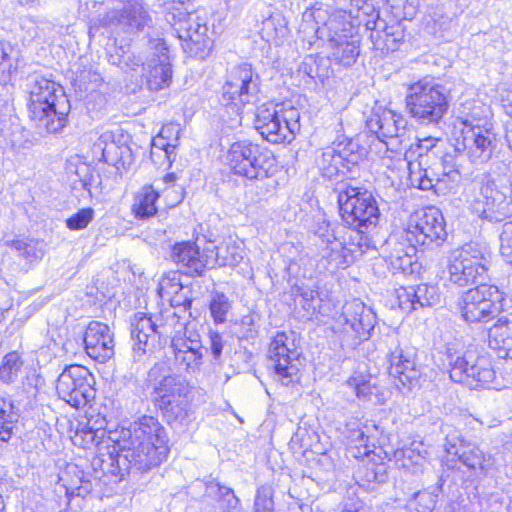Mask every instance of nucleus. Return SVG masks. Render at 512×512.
Instances as JSON below:
<instances>
[{
  "label": "nucleus",
  "mask_w": 512,
  "mask_h": 512,
  "mask_svg": "<svg viewBox=\"0 0 512 512\" xmlns=\"http://www.w3.org/2000/svg\"><path fill=\"white\" fill-rule=\"evenodd\" d=\"M27 81L30 118L41 130L60 131L67 123L71 108L63 87L37 73L30 75Z\"/></svg>",
  "instance_id": "3"
},
{
  "label": "nucleus",
  "mask_w": 512,
  "mask_h": 512,
  "mask_svg": "<svg viewBox=\"0 0 512 512\" xmlns=\"http://www.w3.org/2000/svg\"><path fill=\"white\" fill-rule=\"evenodd\" d=\"M76 178L73 179V188L77 189L80 186L82 189L86 190L90 195L91 187L95 182L96 178H99V175L96 171L91 168V166L82 163L76 167L75 170Z\"/></svg>",
  "instance_id": "48"
},
{
  "label": "nucleus",
  "mask_w": 512,
  "mask_h": 512,
  "mask_svg": "<svg viewBox=\"0 0 512 512\" xmlns=\"http://www.w3.org/2000/svg\"><path fill=\"white\" fill-rule=\"evenodd\" d=\"M170 258L181 269H185V274L191 276L201 275L212 264L208 254L202 255L198 246L190 241L176 243L172 247Z\"/></svg>",
  "instance_id": "24"
},
{
  "label": "nucleus",
  "mask_w": 512,
  "mask_h": 512,
  "mask_svg": "<svg viewBox=\"0 0 512 512\" xmlns=\"http://www.w3.org/2000/svg\"><path fill=\"white\" fill-rule=\"evenodd\" d=\"M405 108L420 124H437L449 108L447 90L432 80L421 79L407 89Z\"/></svg>",
  "instance_id": "5"
},
{
  "label": "nucleus",
  "mask_w": 512,
  "mask_h": 512,
  "mask_svg": "<svg viewBox=\"0 0 512 512\" xmlns=\"http://www.w3.org/2000/svg\"><path fill=\"white\" fill-rule=\"evenodd\" d=\"M227 162L235 175L253 181L258 200L272 194L277 186L273 176L278 171V163L272 151L247 140L231 144Z\"/></svg>",
  "instance_id": "2"
},
{
  "label": "nucleus",
  "mask_w": 512,
  "mask_h": 512,
  "mask_svg": "<svg viewBox=\"0 0 512 512\" xmlns=\"http://www.w3.org/2000/svg\"><path fill=\"white\" fill-rule=\"evenodd\" d=\"M207 251L210 252V259L212 264L218 266H236L243 259V249L233 241H229L221 246H215L213 250L209 248Z\"/></svg>",
  "instance_id": "34"
},
{
  "label": "nucleus",
  "mask_w": 512,
  "mask_h": 512,
  "mask_svg": "<svg viewBox=\"0 0 512 512\" xmlns=\"http://www.w3.org/2000/svg\"><path fill=\"white\" fill-rule=\"evenodd\" d=\"M206 23L197 15H189L186 21V27L179 35H193L198 33L200 28L205 27Z\"/></svg>",
  "instance_id": "64"
},
{
  "label": "nucleus",
  "mask_w": 512,
  "mask_h": 512,
  "mask_svg": "<svg viewBox=\"0 0 512 512\" xmlns=\"http://www.w3.org/2000/svg\"><path fill=\"white\" fill-rule=\"evenodd\" d=\"M254 512H273L274 501L272 489L268 486H261L257 489L254 500Z\"/></svg>",
  "instance_id": "53"
},
{
  "label": "nucleus",
  "mask_w": 512,
  "mask_h": 512,
  "mask_svg": "<svg viewBox=\"0 0 512 512\" xmlns=\"http://www.w3.org/2000/svg\"><path fill=\"white\" fill-rule=\"evenodd\" d=\"M442 490V484L432 487L431 490H424L414 493L408 501V508L411 512H432L436 505V499Z\"/></svg>",
  "instance_id": "40"
},
{
  "label": "nucleus",
  "mask_w": 512,
  "mask_h": 512,
  "mask_svg": "<svg viewBox=\"0 0 512 512\" xmlns=\"http://www.w3.org/2000/svg\"><path fill=\"white\" fill-rule=\"evenodd\" d=\"M206 495L218 503L217 512H233L240 506V499L233 490L216 480L206 484Z\"/></svg>",
  "instance_id": "31"
},
{
  "label": "nucleus",
  "mask_w": 512,
  "mask_h": 512,
  "mask_svg": "<svg viewBox=\"0 0 512 512\" xmlns=\"http://www.w3.org/2000/svg\"><path fill=\"white\" fill-rule=\"evenodd\" d=\"M461 120L464 127L460 144L465 155L473 165L482 166L492 158L498 146L493 125L486 117H478L476 111L461 117Z\"/></svg>",
  "instance_id": "7"
},
{
  "label": "nucleus",
  "mask_w": 512,
  "mask_h": 512,
  "mask_svg": "<svg viewBox=\"0 0 512 512\" xmlns=\"http://www.w3.org/2000/svg\"><path fill=\"white\" fill-rule=\"evenodd\" d=\"M339 160H341L342 168L349 170L352 166L357 165L363 156L360 145L352 139H344L332 143Z\"/></svg>",
  "instance_id": "39"
},
{
  "label": "nucleus",
  "mask_w": 512,
  "mask_h": 512,
  "mask_svg": "<svg viewBox=\"0 0 512 512\" xmlns=\"http://www.w3.org/2000/svg\"><path fill=\"white\" fill-rule=\"evenodd\" d=\"M311 259L307 254L300 255L298 259L289 258L287 264V271L290 275L295 277H306V266L310 264Z\"/></svg>",
  "instance_id": "59"
},
{
  "label": "nucleus",
  "mask_w": 512,
  "mask_h": 512,
  "mask_svg": "<svg viewBox=\"0 0 512 512\" xmlns=\"http://www.w3.org/2000/svg\"><path fill=\"white\" fill-rule=\"evenodd\" d=\"M254 124L256 130L268 142L282 143L292 140L287 127H284L279 119L277 107H273V104L263 105L257 109Z\"/></svg>",
  "instance_id": "26"
},
{
  "label": "nucleus",
  "mask_w": 512,
  "mask_h": 512,
  "mask_svg": "<svg viewBox=\"0 0 512 512\" xmlns=\"http://www.w3.org/2000/svg\"><path fill=\"white\" fill-rule=\"evenodd\" d=\"M183 289V286L180 282V275L177 272H170L164 275L159 282V294L161 297H168L171 295H175L174 298L171 299V304L174 307H183L186 311L192 306V299L185 298L183 301H180L178 297V293Z\"/></svg>",
  "instance_id": "36"
},
{
  "label": "nucleus",
  "mask_w": 512,
  "mask_h": 512,
  "mask_svg": "<svg viewBox=\"0 0 512 512\" xmlns=\"http://www.w3.org/2000/svg\"><path fill=\"white\" fill-rule=\"evenodd\" d=\"M4 245L9 247L20 260L21 270L24 272H28L40 262L45 254V242L36 238H8L4 240Z\"/></svg>",
  "instance_id": "29"
},
{
  "label": "nucleus",
  "mask_w": 512,
  "mask_h": 512,
  "mask_svg": "<svg viewBox=\"0 0 512 512\" xmlns=\"http://www.w3.org/2000/svg\"><path fill=\"white\" fill-rule=\"evenodd\" d=\"M18 419V409L13 402L0 397V447L11 438Z\"/></svg>",
  "instance_id": "35"
},
{
  "label": "nucleus",
  "mask_w": 512,
  "mask_h": 512,
  "mask_svg": "<svg viewBox=\"0 0 512 512\" xmlns=\"http://www.w3.org/2000/svg\"><path fill=\"white\" fill-rule=\"evenodd\" d=\"M349 384L354 386L357 397L365 401H370L372 395H375L377 392L376 386L372 385L369 381L357 382L356 379H350Z\"/></svg>",
  "instance_id": "60"
},
{
  "label": "nucleus",
  "mask_w": 512,
  "mask_h": 512,
  "mask_svg": "<svg viewBox=\"0 0 512 512\" xmlns=\"http://www.w3.org/2000/svg\"><path fill=\"white\" fill-rule=\"evenodd\" d=\"M417 292L416 303L418 308L429 307L440 302V294L435 286L428 284H419L415 286Z\"/></svg>",
  "instance_id": "51"
},
{
  "label": "nucleus",
  "mask_w": 512,
  "mask_h": 512,
  "mask_svg": "<svg viewBox=\"0 0 512 512\" xmlns=\"http://www.w3.org/2000/svg\"><path fill=\"white\" fill-rule=\"evenodd\" d=\"M385 258L394 270L402 272L408 271L413 263L410 253H403V256H385Z\"/></svg>",
  "instance_id": "62"
},
{
  "label": "nucleus",
  "mask_w": 512,
  "mask_h": 512,
  "mask_svg": "<svg viewBox=\"0 0 512 512\" xmlns=\"http://www.w3.org/2000/svg\"><path fill=\"white\" fill-rule=\"evenodd\" d=\"M94 218V210L90 207L82 208L75 214L71 215L66 219L65 223L67 228L70 230H82L88 226V224Z\"/></svg>",
  "instance_id": "55"
},
{
  "label": "nucleus",
  "mask_w": 512,
  "mask_h": 512,
  "mask_svg": "<svg viewBox=\"0 0 512 512\" xmlns=\"http://www.w3.org/2000/svg\"><path fill=\"white\" fill-rule=\"evenodd\" d=\"M202 345L200 335L197 332L185 329L184 334L175 335L171 340V349L175 355L189 352L190 350Z\"/></svg>",
  "instance_id": "45"
},
{
  "label": "nucleus",
  "mask_w": 512,
  "mask_h": 512,
  "mask_svg": "<svg viewBox=\"0 0 512 512\" xmlns=\"http://www.w3.org/2000/svg\"><path fill=\"white\" fill-rule=\"evenodd\" d=\"M22 365L23 361L17 351L6 354L0 366V380L4 383L14 382Z\"/></svg>",
  "instance_id": "43"
},
{
  "label": "nucleus",
  "mask_w": 512,
  "mask_h": 512,
  "mask_svg": "<svg viewBox=\"0 0 512 512\" xmlns=\"http://www.w3.org/2000/svg\"><path fill=\"white\" fill-rule=\"evenodd\" d=\"M294 346V341L285 332H277L269 344V366L273 369L274 379L284 386L299 380V353Z\"/></svg>",
  "instance_id": "15"
},
{
  "label": "nucleus",
  "mask_w": 512,
  "mask_h": 512,
  "mask_svg": "<svg viewBox=\"0 0 512 512\" xmlns=\"http://www.w3.org/2000/svg\"><path fill=\"white\" fill-rule=\"evenodd\" d=\"M12 307L10 288L8 283L0 278V322L4 319V312Z\"/></svg>",
  "instance_id": "63"
},
{
  "label": "nucleus",
  "mask_w": 512,
  "mask_h": 512,
  "mask_svg": "<svg viewBox=\"0 0 512 512\" xmlns=\"http://www.w3.org/2000/svg\"><path fill=\"white\" fill-rule=\"evenodd\" d=\"M479 195L471 203L472 212L489 222H501L512 215V196L507 195L502 177L483 173L479 177Z\"/></svg>",
  "instance_id": "9"
},
{
  "label": "nucleus",
  "mask_w": 512,
  "mask_h": 512,
  "mask_svg": "<svg viewBox=\"0 0 512 512\" xmlns=\"http://www.w3.org/2000/svg\"><path fill=\"white\" fill-rule=\"evenodd\" d=\"M445 220L440 209L428 206L413 212L404 230L405 238L410 243L411 251L417 246H437L446 240Z\"/></svg>",
  "instance_id": "13"
},
{
  "label": "nucleus",
  "mask_w": 512,
  "mask_h": 512,
  "mask_svg": "<svg viewBox=\"0 0 512 512\" xmlns=\"http://www.w3.org/2000/svg\"><path fill=\"white\" fill-rule=\"evenodd\" d=\"M273 107H277V114L279 119L283 123L284 127H287L288 134L291 139L294 138L296 132L300 129V113L297 108L286 105L285 103L273 105Z\"/></svg>",
  "instance_id": "44"
},
{
  "label": "nucleus",
  "mask_w": 512,
  "mask_h": 512,
  "mask_svg": "<svg viewBox=\"0 0 512 512\" xmlns=\"http://www.w3.org/2000/svg\"><path fill=\"white\" fill-rule=\"evenodd\" d=\"M465 152L458 141L456 145H448L436 156L439 162L431 169L438 182H444L448 188L456 187L462 178L463 159Z\"/></svg>",
  "instance_id": "21"
},
{
  "label": "nucleus",
  "mask_w": 512,
  "mask_h": 512,
  "mask_svg": "<svg viewBox=\"0 0 512 512\" xmlns=\"http://www.w3.org/2000/svg\"><path fill=\"white\" fill-rule=\"evenodd\" d=\"M341 319L342 342L351 348L368 340L376 323L375 313L359 299H353L344 304Z\"/></svg>",
  "instance_id": "16"
},
{
  "label": "nucleus",
  "mask_w": 512,
  "mask_h": 512,
  "mask_svg": "<svg viewBox=\"0 0 512 512\" xmlns=\"http://www.w3.org/2000/svg\"><path fill=\"white\" fill-rule=\"evenodd\" d=\"M342 220L349 227L373 230L378 225L380 211L375 198L367 189L347 186L338 194Z\"/></svg>",
  "instance_id": "10"
},
{
  "label": "nucleus",
  "mask_w": 512,
  "mask_h": 512,
  "mask_svg": "<svg viewBox=\"0 0 512 512\" xmlns=\"http://www.w3.org/2000/svg\"><path fill=\"white\" fill-rule=\"evenodd\" d=\"M448 363L451 380L470 389L486 388L495 379L490 361L474 350L448 353Z\"/></svg>",
  "instance_id": "12"
},
{
  "label": "nucleus",
  "mask_w": 512,
  "mask_h": 512,
  "mask_svg": "<svg viewBox=\"0 0 512 512\" xmlns=\"http://www.w3.org/2000/svg\"><path fill=\"white\" fill-rule=\"evenodd\" d=\"M495 319L487 330L488 345L499 358L512 360V312L503 309Z\"/></svg>",
  "instance_id": "27"
},
{
  "label": "nucleus",
  "mask_w": 512,
  "mask_h": 512,
  "mask_svg": "<svg viewBox=\"0 0 512 512\" xmlns=\"http://www.w3.org/2000/svg\"><path fill=\"white\" fill-rule=\"evenodd\" d=\"M338 157L333 144L322 149L321 155L316 160L322 176L332 179L339 174L342 166Z\"/></svg>",
  "instance_id": "41"
},
{
  "label": "nucleus",
  "mask_w": 512,
  "mask_h": 512,
  "mask_svg": "<svg viewBox=\"0 0 512 512\" xmlns=\"http://www.w3.org/2000/svg\"><path fill=\"white\" fill-rule=\"evenodd\" d=\"M331 58L338 64L345 67L352 66L360 54V39L357 34L351 37H341L330 42Z\"/></svg>",
  "instance_id": "30"
},
{
  "label": "nucleus",
  "mask_w": 512,
  "mask_h": 512,
  "mask_svg": "<svg viewBox=\"0 0 512 512\" xmlns=\"http://www.w3.org/2000/svg\"><path fill=\"white\" fill-rule=\"evenodd\" d=\"M448 455L457 457L469 469L485 471V455L475 444L466 441L454 431L446 436L444 444Z\"/></svg>",
  "instance_id": "25"
},
{
  "label": "nucleus",
  "mask_w": 512,
  "mask_h": 512,
  "mask_svg": "<svg viewBox=\"0 0 512 512\" xmlns=\"http://www.w3.org/2000/svg\"><path fill=\"white\" fill-rule=\"evenodd\" d=\"M167 333V324L157 325L144 313L135 314L131 320L134 360L138 361L144 354L154 352L161 345V337Z\"/></svg>",
  "instance_id": "19"
},
{
  "label": "nucleus",
  "mask_w": 512,
  "mask_h": 512,
  "mask_svg": "<svg viewBox=\"0 0 512 512\" xmlns=\"http://www.w3.org/2000/svg\"><path fill=\"white\" fill-rule=\"evenodd\" d=\"M505 296L495 285L478 284L460 296L457 304L460 315L468 324L487 323L503 310Z\"/></svg>",
  "instance_id": "8"
},
{
  "label": "nucleus",
  "mask_w": 512,
  "mask_h": 512,
  "mask_svg": "<svg viewBox=\"0 0 512 512\" xmlns=\"http://www.w3.org/2000/svg\"><path fill=\"white\" fill-rule=\"evenodd\" d=\"M370 231L371 230H366L364 227H350L349 240H357V255H362L368 249L376 248L367 235Z\"/></svg>",
  "instance_id": "56"
},
{
  "label": "nucleus",
  "mask_w": 512,
  "mask_h": 512,
  "mask_svg": "<svg viewBox=\"0 0 512 512\" xmlns=\"http://www.w3.org/2000/svg\"><path fill=\"white\" fill-rule=\"evenodd\" d=\"M14 54H17V52L10 43L0 41V72L2 74L11 75L16 72L18 59Z\"/></svg>",
  "instance_id": "49"
},
{
  "label": "nucleus",
  "mask_w": 512,
  "mask_h": 512,
  "mask_svg": "<svg viewBox=\"0 0 512 512\" xmlns=\"http://www.w3.org/2000/svg\"><path fill=\"white\" fill-rule=\"evenodd\" d=\"M415 353L412 349L396 345L389 353V375L395 379L398 388L411 389L417 381L418 371L415 369Z\"/></svg>",
  "instance_id": "23"
},
{
  "label": "nucleus",
  "mask_w": 512,
  "mask_h": 512,
  "mask_svg": "<svg viewBox=\"0 0 512 512\" xmlns=\"http://www.w3.org/2000/svg\"><path fill=\"white\" fill-rule=\"evenodd\" d=\"M490 257L489 249L476 242L452 250L446 264L448 280L459 287L481 283L487 277Z\"/></svg>",
  "instance_id": "6"
},
{
  "label": "nucleus",
  "mask_w": 512,
  "mask_h": 512,
  "mask_svg": "<svg viewBox=\"0 0 512 512\" xmlns=\"http://www.w3.org/2000/svg\"><path fill=\"white\" fill-rule=\"evenodd\" d=\"M258 320L259 316L255 313H249L241 318L239 325L243 338L254 339L257 337L259 332Z\"/></svg>",
  "instance_id": "58"
},
{
  "label": "nucleus",
  "mask_w": 512,
  "mask_h": 512,
  "mask_svg": "<svg viewBox=\"0 0 512 512\" xmlns=\"http://www.w3.org/2000/svg\"><path fill=\"white\" fill-rule=\"evenodd\" d=\"M349 230L343 228L340 238V247L334 249L333 253L326 256L330 262H334L336 267L348 266L357 256V240H349Z\"/></svg>",
  "instance_id": "37"
},
{
  "label": "nucleus",
  "mask_w": 512,
  "mask_h": 512,
  "mask_svg": "<svg viewBox=\"0 0 512 512\" xmlns=\"http://www.w3.org/2000/svg\"><path fill=\"white\" fill-rule=\"evenodd\" d=\"M204 351H206V348H204L203 345H200V347H196L189 352L180 353L174 357L177 363L184 365L185 370L188 373H192L199 370L202 365Z\"/></svg>",
  "instance_id": "47"
},
{
  "label": "nucleus",
  "mask_w": 512,
  "mask_h": 512,
  "mask_svg": "<svg viewBox=\"0 0 512 512\" xmlns=\"http://www.w3.org/2000/svg\"><path fill=\"white\" fill-rule=\"evenodd\" d=\"M143 76L151 91H159L168 87L172 80V68L165 41L156 33L149 35L145 52Z\"/></svg>",
  "instance_id": "17"
},
{
  "label": "nucleus",
  "mask_w": 512,
  "mask_h": 512,
  "mask_svg": "<svg viewBox=\"0 0 512 512\" xmlns=\"http://www.w3.org/2000/svg\"><path fill=\"white\" fill-rule=\"evenodd\" d=\"M103 22L118 32L131 34L141 32L146 27L150 29L152 19L142 2L129 0L121 10L108 14Z\"/></svg>",
  "instance_id": "20"
},
{
  "label": "nucleus",
  "mask_w": 512,
  "mask_h": 512,
  "mask_svg": "<svg viewBox=\"0 0 512 512\" xmlns=\"http://www.w3.org/2000/svg\"><path fill=\"white\" fill-rule=\"evenodd\" d=\"M179 39L182 42L183 50L190 56L204 58L209 54L212 48V40L208 36L207 25L200 28L198 33H194L193 35H179Z\"/></svg>",
  "instance_id": "33"
},
{
  "label": "nucleus",
  "mask_w": 512,
  "mask_h": 512,
  "mask_svg": "<svg viewBox=\"0 0 512 512\" xmlns=\"http://www.w3.org/2000/svg\"><path fill=\"white\" fill-rule=\"evenodd\" d=\"M440 143L441 140L435 137H426L419 140V166L427 165L431 155L436 157L441 152L442 146Z\"/></svg>",
  "instance_id": "50"
},
{
  "label": "nucleus",
  "mask_w": 512,
  "mask_h": 512,
  "mask_svg": "<svg viewBox=\"0 0 512 512\" xmlns=\"http://www.w3.org/2000/svg\"><path fill=\"white\" fill-rule=\"evenodd\" d=\"M416 298L417 292H415V286L400 287L397 289L398 305L403 312L410 313L418 309Z\"/></svg>",
  "instance_id": "54"
},
{
  "label": "nucleus",
  "mask_w": 512,
  "mask_h": 512,
  "mask_svg": "<svg viewBox=\"0 0 512 512\" xmlns=\"http://www.w3.org/2000/svg\"><path fill=\"white\" fill-rule=\"evenodd\" d=\"M260 92V77L249 63H241L231 67L222 87L221 102L240 113L247 104H254Z\"/></svg>",
  "instance_id": "11"
},
{
  "label": "nucleus",
  "mask_w": 512,
  "mask_h": 512,
  "mask_svg": "<svg viewBox=\"0 0 512 512\" xmlns=\"http://www.w3.org/2000/svg\"><path fill=\"white\" fill-rule=\"evenodd\" d=\"M352 425H355L356 427L351 428L349 431V442L351 444H354L356 447L368 448L370 437L366 434L365 431L367 427L365 426L364 428H361L356 423H352ZM348 426H351V424H349Z\"/></svg>",
  "instance_id": "61"
},
{
  "label": "nucleus",
  "mask_w": 512,
  "mask_h": 512,
  "mask_svg": "<svg viewBox=\"0 0 512 512\" xmlns=\"http://www.w3.org/2000/svg\"><path fill=\"white\" fill-rule=\"evenodd\" d=\"M169 438L164 426L153 416L144 415L121 431L117 440L116 464L119 474L132 469L147 472L166 460Z\"/></svg>",
  "instance_id": "1"
},
{
  "label": "nucleus",
  "mask_w": 512,
  "mask_h": 512,
  "mask_svg": "<svg viewBox=\"0 0 512 512\" xmlns=\"http://www.w3.org/2000/svg\"><path fill=\"white\" fill-rule=\"evenodd\" d=\"M343 231V227H337L335 229L330 228V224L326 221H322L318 224L315 230V236L319 239L321 245H325L323 257L327 258L328 253H333L334 249L340 247L339 235Z\"/></svg>",
  "instance_id": "42"
},
{
  "label": "nucleus",
  "mask_w": 512,
  "mask_h": 512,
  "mask_svg": "<svg viewBox=\"0 0 512 512\" xmlns=\"http://www.w3.org/2000/svg\"><path fill=\"white\" fill-rule=\"evenodd\" d=\"M158 192L151 185L143 186L135 195L132 212L139 220H146L157 213Z\"/></svg>",
  "instance_id": "32"
},
{
  "label": "nucleus",
  "mask_w": 512,
  "mask_h": 512,
  "mask_svg": "<svg viewBox=\"0 0 512 512\" xmlns=\"http://www.w3.org/2000/svg\"><path fill=\"white\" fill-rule=\"evenodd\" d=\"M366 125L369 132L374 133L382 142H386L387 139L396 140L406 133V121L392 110L371 115Z\"/></svg>",
  "instance_id": "28"
},
{
  "label": "nucleus",
  "mask_w": 512,
  "mask_h": 512,
  "mask_svg": "<svg viewBox=\"0 0 512 512\" xmlns=\"http://www.w3.org/2000/svg\"><path fill=\"white\" fill-rule=\"evenodd\" d=\"M94 378L82 365H69L58 376V396L74 408L86 406L95 398Z\"/></svg>",
  "instance_id": "14"
},
{
  "label": "nucleus",
  "mask_w": 512,
  "mask_h": 512,
  "mask_svg": "<svg viewBox=\"0 0 512 512\" xmlns=\"http://www.w3.org/2000/svg\"><path fill=\"white\" fill-rule=\"evenodd\" d=\"M303 17L305 20L312 19L315 22L316 34L319 38H326L328 43L356 34L350 20L351 15L343 8L329 13L322 7H313L305 11Z\"/></svg>",
  "instance_id": "18"
},
{
  "label": "nucleus",
  "mask_w": 512,
  "mask_h": 512,
  "mask_svg": "<svg viewBox=\"0 0 512 512\" xmlns=\"http://www.w3.org/2000/svg\"><path fill=\"white\" fill-rule=\"evenodd\" d=\"M84 344L87 354L104 363L114 355V334L110 327L99 321H91L84 334Z\"/></svg>",
  "instance_id": "22"
},
{
  "label": "nucleus",
  "mask_w": 512,
  "mask_h": 512,
  "mask_svg": "<svg viewBox=\"0 0 512 512\" xmlns=\"http://www.w3.org/2000/svg\"><path fill=\"white\" fill-rule=\"evenodd\" d=\"M500 253L505 262L512 264V222H507L503 226L500 235Z\"/></svg>",
  "instance_id": "57"
},
{
  "label": "nucleus",
  "mask_w": 512,
  "mask_h": 512,
  "mask_svg": "<svg viewBox=\"0 0 512 512\" xmlns=\"http://www.w3.org/2000/svg\"><path fill=\"white\" fill-rule=\"evenodd\" d=\"M231 306L230 300L224 293H213L211 295L209 309L214 322L217 324L224 323Z\"/></svg>",
  "instance_id": "46"
},
{
  "label": "nucleus",
  "mask_w": 512,
  "mask_h": 512,
  "mask_svg": "<svg viewBox=\"0 0 512 512\" xmlns=\"http://www.w3.org/2000/svg\"><path fill=\"white\" fill-rule=\"evenodd\" d=\"M176 127L173 124H168L162 127L160 133L153 138L152 140V148L151 155L152 157L164 158L166 162L171 165L175 160V148L176 144L168 141V136L165 135L166 132H170L174 130Z\"/></svg>",
  "instance_id": "38"
},
{
  "label": "nucleus",
  "mask_w": 512,
  "mask_h": 512,
  "mask_svg": "<svg viewBox=\"0 0 512 512\" xmlns=\"http://www.w3.org/2000/svg\"><path fill=\"white\" fill-rule=\"evenodd\" d=\"M164 362L156 363L148 372L153 381L155 405L162 411L168 424L178 427L190 421L187 396L191 387L185 377L168 373Z\"/></svg>",
  "instance_id": "4"
},
{
  "label": "nucleus",
  "mask_w": 512,
  "mask_h": 512,
  "mask_svg": "<svg viewBox=\"0 0 512 512\" xmlns=\"http://www.w3.org/2000/svg\"><path fill=\"white\" fill-rule=\"evenodd\" d=\"M425 167L420 170L418 173L412 172L411 179L413 183H417V186L421 190H430L434 188L436 185L444 184V182H438L436 177L433 175L431 169L434 168V165L431 166L429 163L424 165Z\"/></svg>",
  "instance_id": "52"
}]
</instances>
